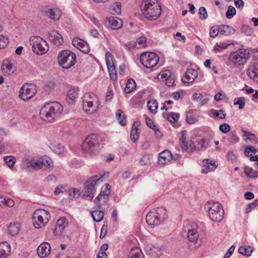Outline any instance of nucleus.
<instances>
[{
    "label": "nucleus",
    "mask_w": 258,
    "mask_h": 258,
    "mask_svg": "<svg viewBox=\"0 0 258 258\" xmlns=\"http://www.w3.org/2000/svg\"><path fill=\"white\" fill-rule=\"evenodd\" d=\"M146 123L147 125L152 130H157V126L155 125L152 120L149 118H146Z\"/></svg>",
    "instance_id": "60"
},
{
    "label": "nucleus",
    "mask_w": 258,
    "mask_h": 258,
    "mask_svg": "<svg viewBox=\"0 0 258 258\" xmlns=\"http://www.w3.org/2000/svg\"><path fill=\"white\" fill-rule=\"evenodd\" d=\"M107 223H105L104 222L103 226L102 227V228L101 229V231H100V238L101 239L103 238L105 236V235L106 234V232H107Z\"/></svg>",
    "instance_id": "59"
},
{
    "label": "nucleus",
    "mask_w": 258,
    "mask_h": 258,
    "mask_svg": "<svg viewBox=\"0 0 258 258\" xmlns=\"http://www.w3.org/2000/svg\"><path fill=\"white\" fill-rule=\"evenodd\" d=\"M253 249L251 247L242 246L239 248L238 251L240 253L246 256H250L253 251Z\"/></svg>",
    "instance_id": "39"
},
{
    "label": "nucleus",
    "mask_w": 258,
    "mask_h": 258,
    "mask_svg": "<svg viewBox=\"0 0 258 258\" xmlns=\"http://www.w3.org/2000/svg\"><path fill=\"white\" fill-rule=\"evenodd\" d=\"M219 27L220 30L219 31H220V34L223 35H230L233 34L235 32V29L233 27L228 25H222L219 26Z\"/></svg>",
    "instance_id": "29"
},
{
    "label": "nucleus",
    "mask_w": 258,
    "mask_h": 258,
    "mask_svg": "<svg viewBox=\"0 0 258 258\" xmlns=\"http://www.w3.org/2000/svg\"><path fill=\"white\" fill-rule=\"evenodd\" d=\"M203 164L205 168L202 170L203 173L207 174L211 170H214L216 168L217 165L215 163H213L209 159H204L203 161Z\"/></svg>",
    "instance_id": "27"
},
{
    "label": "nucleus",
    "mask_w": 258,
    "mask_h": 258,
    "mask_svg": "<svg viewBox=\"0 0 258 258\" xmlns=\"http://www.w3.org/2000/svg\"><path fill=\"white\" fill-rule=\"evenodd\" d=\"M198 225L192 223L187 225L184 228V231L187 232L186 236L188 241L191 243L189 246L191 249L198 247L201 244L199 239V235L197 231Z\"/></svg>",
    "instance_id": "7"
},
{
    "label": "nucleus",
    "mask_w": 258,
    "mask_h": 258,
    "mask_svg": "<svg viewBox=\"0 0 258 258\" xmlns=\"http://www.w3.org/2000/svg\"><path fill=\"white\" fill-rule=\"evenodd\" d=\"M196 110H190L186 113V121L189 124H193L197 121L196 118Z\"/></svg>",
    "instance_id": "35"
},
{
    "label": "nucleus",
    "mask_w": 258,
    "mask_h": 258,
    "mask_svg": "<svg viewBox=\"0 0 258 258\" xmlns=\"http://www.w3.org/2000/svg\"><path fill=\"white\" fill-rule=\"evenodd\" d=\"M127 258H144V255L142 250L136 247L131 249Z\"/></svg>",
    "instance_id": "32"
},
{
    "label": "nucleus",
    "mask_w": 258,
    "mask_h": 258,
    "mask_svg": "<svg viewBox=\"0 0 258 258\" xmlns=\"http://www.w3.org/2000/svg\"><path fill=\"white\" fill-rule=\"evenodd\" d=\"M211 111L213 112L215 116L218 117L220 119H224L226 117V114L224 113V110L223 109H220L219 111L212 109Z\"/></svg>",
    "instance_id": "47"
},
{
    "label": "nucleus",
    "mask_w": 258,
    "mask_h": 258,
    "mask_svg": "<svg viewBox=\"0 0 258 258\" xmlns=\"http://www.w3.org/2000/svg\"><path fill=\"white\" fill-rule=\"evenodd\" d=\"M137 44L136 48H140L146 46V38L144 36L140 37L135 42Z\"/></svg>",
    "instance_id": "46"
},
{
    "label": "nucleus",
    "mask_w": 258,
    "mask_h": 258,
    "mask_svg": "<svg viewBox=\"0 0 258 258\" xmlns=\"http://www.w3.org/2000/svg\"><path fill=\"white\" fill-rule=\"evenodd\" d=\"M2 70L5 73H6L9 75L12 74L14 71V70L11 61L9 60H5L3 62Z\"/></svg>",
    "instance_id": "30"
},
{
    "label": "nucleus",
    "mask_w": 258,
    "mask_h": 258,
    "mask_svg": "<svg viewBox=\"0 0 258 258\" xmlns=\"http://www.w3.org/2000/svg\"><path fill=\"white\" fill-rule=\"evenodd\" d=\"M44 181L46 182L52 181L55 183L57 181V178L53 174H50L47 176L45 179Z\"/></svg>",
    "instance_id": "64"
},
{
    "label": "nucleus",
    "mask_w": 258,
    "mask_h": 258,
    "mask_svg": "<svg viewBox=\"0 0 258 258\" xmlns=\"http://www.w3.org/2000/svg\"><path fill=\"white\" fill-rule=\"evenodd\" d=\"M11 251L10 245L7 242L0 243V258L7 257Z\"/></svg>",
    "instance_id": "25"
},
{
    "label": "nucleus",
    "mask_w": 258,
    "mask_h": 258,
    "mask_svg": "<svg viewBox=\"0 0 258 258\" xmlns=\"http://www.w3.org/2000/svg\"><path fill=\"white\" fill-rule=\"evenodd\" d=\"M64 187H65V186H63L62 185L57 186L55 188V190H54V194L55 196H57L59 194H60L61 192H63V190H66Z\"/></svg>",
    "instance_id": "61"
},
{
    "label": "nucleus",
    "mask_w": 258,
    "mask_h": 258,
    "mask_svg": "<svg viewBox=\"0 0 258 258\" xmlns=\"http://www.w3.org/2000/svg\"><path fill=\"white\" fill-rule=\"evenodd\" d=\"M42 11L46 14V16L53 20H58L60 17L61 13L58 8H50L46 6L43 8Z\"/></svg>",
    "instance_id": "15"
},
{
    "label": "nucleus",
    "mask_w": 258,
    "mask_h": 258,
    "mask_svg": "<svg viewBox=\"0 0 258 258\" xmlns=\"http://www.w3.org/2000/svg\"><path fill=\"white\" fill-rule=\"evenodd\" d=\"M94 98H97L96 95L87 93L85 94L83 100V107L85 112H88L90 108L93 107V102Z\"/></svg>",
    "instance_id": "17"
},
{
    "label": "nucleus",
    "mask_w": 258,
    "mask_h": 258,
    "mask_svg": "<svg viewBox=\"0 0 258 258\" xmlns=\"http://www.w3.org/2000/svg\"><path fill=\"white\" fill-rule=\"evenodd\" d=\"M179 142L181 149L187 153H192L196 150V146L194 143L189 140H187V132L183 131L180 133Z\"/></svg>",
    "instance_id": "13"
},
{
    "label": "nucleus",
    "mask_w": 258,
    "mask_h": 258,
    "mask_svg": "<svg viewBox=\"0 0 258 258\" xmlns=\"http://www.w3.org/2000/svg\"><path fill=\"white\" fill-rule=\"evenodd\" d=\"M124 46L128 50H131L133 48H136L137 44L134 41H131L127 43H125Z\"/></svg>",
    "instance_id": "62"
},
{
    "label": "nucleus",
    "mask_w": 258,
    "mask_h": 258,
    "mask_svg": "<svg viewBox=\"0 0 258 258\" xmlns=\"http://www.w3.org/2000/svg\"><path fill=\"white\" fill-rule=\"evenodd\" d=\"M199 14L201 19L205 20L208 17V14L206 9L204 7L200 8L199 10Z\"/></svg>",
    "instance_id": "52"
},
{
    "label": "nucleus",
    "mask_w": 258,
    "mask_h": 258,
    "mask_svg": "<svg viewBox=\"0 0 258 258\" xmlns=\"http://www.w3.org/2000/svg\"><path fill=\"white\" fill-rule=\"evenodd\" d=\"M108 22L110 27L112 29H118L122 26V20L117 17H110Z\"/></svg>",
    "instance_id": "26"
},
{
    "label": "nucleus",
    "mask_w": 258,
    "mask_h": 258,
    "mask_svg": "<svg viewBox=\"0 0 258 258\" xmlns=\"http://www.w3.org/2000/svg\"><path fill=\"white\" fill-rule=\"evenodd\" d=\"M30 41L32 44V50L38 55L45 53L48 50V45L46 42L40 37L33 36Z\"/></svg>",
    "instance_id": "10"
},
{
    "label": "nucleus",
    "mask_w": 258,
    "mask_h": 258,
    "mask_svg": "<svg viewBox=\"0 0 258 258\" xmlns=\"http://www.w3.org/2000/svg\"><path fill=\"white\" fill-rule=\"evenodd\" d=\"M50 251L51 246L47 242H42L37 249L38 255L42 258L47 256L50 254Z\"/></svg>",
    "instance_id": "19"
},
{
    "label": "nucleus",
    "mask_w": 258,
    "mask_h": 258,
    "mask_svg": "<svg viewBox=\"0 0 258 258\" xmlns=\"http://www.w3.org/2000/svg\"><path fill=\"white\" fill-rule=\"evenodd\" d=\"M78 96V89H71L67 93L66 99L69 103H73L75 99Z\"/></svg>",
    "instance_id": "33"
},
{
    "label": "nucleus",
    "mask_w": 258,
    "mask_h": 258,
    "mask_svg": "<svg viewBox=\"0 0 258 258\" xmlns=\"http://www.w3.org/2000/svg\"><path fill=\"white\" fill-rule=\"evenodd\" d=\"M229 142L231 144H235L239 142V138L235 133L231 132L229 134Z\"/></svg>",
    "instance_id": "54"
},
{
    "label": "nucleus",
    "mask_w": 258,
    "mask_h": 258,
    "mask_svg": "<svg viewBox=\"0 0 258 258\" xmlns=\"http://www.w3.org/2000/svg\"><path fill=\"white\" fill-rule=\"evenodd\" d=\"M40 159L38 160H32L29 162V166L33 168L40 169L42 168Z\"/></svg>",
    "instance_id": "48"
},
{
    "label": "nucleus",
    "mask_w": 258,
    "mask_h": 258,
    "mask_svg": "<svg viewBox=\"0 0 258 258\" xmlns=\"http://www.w3.org/2000/svg\"><path fill=\"white\" fill-rule=\"evenodd\" d=\"M9 234L14 236L17 235L20 230V225L19 223H11L8 227Z\"/></svg>",
    "instance_id": "31"
},
{
    "label": "nucleus",
    "mask_w": 258,
    "mask_h": 258,
    "mask_svg": "<svg viewBox=\"0 0 258 258\" xmlns=\"http://www.w3.org/2000/svg\"><path fill=\"white\" fill-rule=\"evenodd\" d=\"M237 100V102H234V105H239V109H242L244 107V105L245 104V99L243 97H240V98H235V100Z\"/></svg>",
    "instance_id": "57"
},
{
    "label": "nucleus",
    "mask_w": 258,
    "mask_h": 258,
    "mask_svg": "<svg viewBox=\"0 0 258 258\" xmlns=\"http://www.w3.org/2000/svg\"><path fill=\"white\" fill-rule=\"evenodd\" d=\"M236 11L233 6H229L226 13V16L228 19H231L236 14Z\"/></svg>",
    "instance_id": "45"
},
{
    "label": "nucleus",
    "mask_w": 258,
    "mask_h": 258,
    "mask_svg": "<svg viewBox=\"0 0 258 258\" xmlns=\"http://www.w3.org/2000/svg\"><path fill=\"white\" fill-rule=\"evenodd\" d=\"M37 92L36 87L33 85L25 84L23 85L19 91V98L24 101L32 98Z\"/></svg>",
    "instance_id": "12"
},
{
    "label": "nucleus",
    "mask_w": 258,
    "mask_h": 258,
    "mask_svg": "<svg viewBox=\"0 0 258 258\" xmlns=\"http://www.w3.org/2000/svg\"><path fill=\"white\" fill-rule=\"evenodd\" d=\"M220 130L223 133H227L230 130L229 125L226 123L221 124L219 126Z\"/></svg>",
    "instance_id": "58"
},
{
    "label": "nucleus",
    "mask_w": 258,
    "mask_h": 258,
    "mask_svg": "<svg viewBox=\"0 0 258 258\" xmlns=\"http://www.w3.org/2000/svg\"><path fill=\"white\" fill-rule=\"evenodd\" d=\"M91 215L93 220L97 222H99L103 219L104 213L102 210H95L91 212Z\"/></svg>",
    "instance_id": "34"
},
{
    "label": "nucleus",
    "mask_w": 258,
    "mask_h": 258,
    "mask_svg": "<svg viewBox=\"0 0 258 258\" xmlns=\"http://www.w3.org/2000/svg\"><path fill=\"white\" fill-rule=\"evenodd\" d=\"M220 30L219 26H213L211 29L210 32V35L212 38H215L218 34V33H220V31H219Z\"/></svg>",
    "instance_id": "50"
},
{
    "label": "nucleus",
    "mask_w": 258,
    "mask_h": 258,
    "mask_svg": "<svg viewBox=\"0 0 258 258\" xmlns=\"http://www.w3.org/2000/svg\"><path fill=\"white\" fill-rule=\"evenodd\" d=\"M50 218L49 213L43 209H37L32 216L33 224L35 228L44 227L49 221Z\"/></svg>",
    "instance_id": "8"
},
{
    "label": "nucleus",
    "mask_w": 258,
    "mask_h": 258,
    "mask_svg": "<svg viewBox=\"0 0 258 258\" xmlns=\"http://www.w3.org/2000/svg\"><path fill=\"white\" fill-rule=\"evenodd\" d=\"M139 125L140 122L138 121H136L133 123L131 132V139L134 142H136L138 140L139 133L138 132V130Z\"/></svg>",
    "instance_id": "28"
},
{
    "label": "nucleus",
    "mask_w": 258,
    "mask_h": 258,
    "mask_svg": "<svg viewBox=\"0 0 258 258\" xmlns=\"http://www.w3.org/2000/svg\"><path fill=\"white\" fill-rule=\"evenodd\" d=\"M207 145H206V140L204 139H201L198 141V148L200 149L207 148Z\"/></svg>",
    "instance_id": "63"
},
{
    "label": "nucleus",
    "mask_w": 258,
    "mask_h": 258,
    "mask_svg": "<svg viewBox=\"0 0 258 258\" xmlns=\"http://www.w3.org/2000/svg\"><path fill=\"white\" fill-rule=\"evenodd\" d=\"M122 111L120 109L117 110L116 115L117 119L119 121V123L123 126H124L126 124V120L125 119V116L124 114H122Z\"/></svg>",
    "instance_id": "40"
},
{
    "label": "nucleus",
    "mask_w": 258,
    "mask_h": 258,
    "mask_svg": "<svg viewBox=\"0 0 258 258\" xmlns=\"http://www.w3.org/2000/svg\"><path fill=\"white\" fill-rule=\"evenodd\" d=\"M66 219L62 217L57 220L56 223L55 228L54 229L53 233L55 235H60L65 228Z\"/></svg>",
    "instance_id": "24"
},
{
    "label": "nucleus",
    "mask_w": 258,
    "mask_h": 258,
    "mask_svg": "<svg viewBox=\"0 0 258 258\" xmlns=\"http://www.w3.org/2000/svg\"><path fill=\"white\" fill-rule=\"evenodd\" d=\"M109 184H105V187H103L100 194L97 196V197L95 199L94 202L97 205L99 209L100 208L101 204L99 202L100 201V199L102 198V197H104V202H106L108 200V197L110 194L109 191Z\"/></svg>",
    "instance_id": "18"
},
{
    "label": "nucleus",
    "mask_w": 258,
    "mask_h": 258,
    "mask_svg": "<svg viewBox=\"0 0 258 258\" xmlns=\"http://www.w3.org/2000/svg\"><path fill=\"white\" fill-rule=\"evenodd\" d=\"M8 44V38L3 35H0V49L4 48Z\"/></svg>",
    "instance_id": "55"
},
{
    "label": "nucleus",
    "mask_w": 258,
    "mask_h": 258,
    "mask_svg": "<svg viewBox=\"0 0 258 258\" xmlns=\"http://www.w3.org/2000/svg\"><path fill=\"white\" fill-rule=\"evenodd\" d=\"M141 9L144 17L150 20L157 19L161 13V7L157 0H144L141 5Z\"/></svg>",
    "instance_id": "2"
},
{
    "label": "nucleus",
    "mask_w": 258,
    "mask_h": 258,
    "mask_svg": "<svg viewBox=\"0 0 258 258\" xmlns=\"http://www.w3.org/2000/svg\"><path fill=\"white\" fill-rule=\"evenodd\" d=\"M136 87V83L135 81L133 79H129L124 88L125 93H131L135 89Z\"/></svg>",
    "instance_id": "37"
},
{
    "label": "nucleus",
    "mask_w": 258,
    "mask_h": 258,
    "mask_svg": "<svg viewBox=\"0 0 258 258\" xmlns=\"http://www.w3.org/2000/svg\"><path fill=\"white\" fill-rule=\"evenodd\" d=\"M4 161L10 168H12L15 163V158L11 156H7L4 158Z\"/></svg>",
    "instance_id": "51"
},
{
    "label": "nucleus",
    "mask_w": 258,
    "mask_h": 258,
    "mask_svg": "<svg viewBox=\"0 0 258 258\" xmlns=\"http://www.w3.org/2000/svg\"><path fill=\"white\" fill-rule=\"evenodd\" d=\"M99 142V136L95 134H91L83 142L82 149L86 153H93L98 149Z\"/></svg>",
    "instance_id": "9"
},
{
    "label": "nucleus",
    "mask_w": 258,
    "mask_h": 258,
    "mask_svg": "<svg viewBox=\"0 0 258 258\" xmlns=\"http://www.w3.org/2000/svg\"><path fill=\"white\" fill-rule=\"evenodd\" d=\"M72 44L84 53H88L90 51L89 44L86 41L78 37H76L73 39Z\"/></svg>",
    "instance_id": "16"
},
{
    "label": "nucleus",
    "mask_w": 258,
    "mask_h": 258,
    "mask_svg": "<svg viewBox=\"0 0 258 258\" xmlns=\"http://www.w3.org/2000/svg\"><path fill=\"white\" fill-rule=\"evenodd\" d=\"M112 13L114 14H120L121 12V5L120 2H115L112 5Z\"/></svg>",
    "instance_id": "43"
},
{
    "label": "nucleus",
    "mask_w": 258,
    "mask_h": 258,
    "mask_svg": "<svg viewBox=\"0 0 258 258\" xmlns=\"http://www.w3.org/2000/svg\"><path fill=\"white\" fill-rule=\"evenodd\" d=\"M179 117V114L178 113L171 112L168 115L167 119L172 123L177 122Z\"/></svg>",
    "instance_id": "44"
},
{
    "label": "nucleus",
    "mask_w": 258,
    "mask_h": 258,
    "mask_svg": "<svg viewBox=\"0 0 258 258\" xmlns=\"http://www.w3.org/2000/svg\"><path fill=\"white\" fill-rule=\"evenodd\" d=\"M49 40L56 45H60L63 42L61 35L56 30H53L48 33Z\"/></svg>",
    "instance_id": "21"
},
{
    "label": "nucleus",
    "mask_w": 258,
    "mask_h": 258,
    "mask_svg": "<svg viewBox=\"0 0 258 258\" xmlns=\"http://www.w3.org/2000/svg\"><path fill=\"white\" fill-rule=\"evenodd\" d=\"M62 105L57 102L47 103L40 110V116L42 119L51 122L62 111Z\"/></svg>",
    "instance_id": "1"
},
{
    "label": "nucleus",
    "mask_w": 258,
    "mask_h": 258,
    "mask_svg": "<svg viewBox=\"0 0 258 258\" xmlns=\"http://www.w3.org/2000/svg\"><path fill=\"white\" fill-rule=\"evenodd\" d=\"M173 159V156L170 151L166 150L159 154L158 162L160 164L164 165Z\"/></svg>",
    "instance_id": "23"
},
{
    "label": "nucleus",
    "mask_w": 258,
    "mask_h": 258,
    "mask_svg": "<svg viewBox=\"0 0 258 258\" xmlns=\"http://www.w3.org/2000/svg\"><path fill=\"white\" fill-rule=\"evenodd\" d=\"M142 65L147 69L155 67L159 62V56L154 52H145L140 57Z\"/></svg>",
    "instance_id": "11"
},
{
    "label": "nucleus",
    "mask_w": 258,
    "mask_h": 258,
    "mask_svg": "<svg viewBox=\"0 0 258 258\" xmlns=\"http://www.w3.org/2000/svg\"><path fill=\"white\" fill-rule=\"evenodd\" d=\"M244 171V173L250 178H255L258 177V170H254L251 167L245 166Z\"/></svg>",
    "instance_id": "36"
},
{
    "label": "nucleus",
    "mask_w": 258,
    "mask_h": 258,
    "mask_svg": "<svg viewBox=\"0 0 258 258\" xmlns=\"http://www.w3.org/2000/svg\"><path fill=\"white\" fill-rule=\"evenodd\" d=\"M172 74V73L169 71H165L161 72L158 75V79L162 80L163 81H165L168 77H170V76Z\"/></svg>",
    "instance_id": "53"
},
{
    "label": "nucleus",
    "mask_w": 258,
    "mask_h": 258,
    "mask_svg": "<svg viewBox=\"0 0 258 258\" xmlns=\"http://www.w3.org/2000/svg\"><path fill=\"white\" fill-rule=\"evenodd\" d=\"M166 218V210L163 207H158L148 213L146 220L149 225L154 226L159 225Z\"/></svg>",
    "instance_id": "3"
},
{
    "label": "nucleus",
    "mask_w": 258,
    "mask_h": 258,
    "mask_svg": "<svg viewBox=\"0 0 258 258\" xmlns=\"http://www.w3.org/2000/svg\"><path fill=\"white\" fill-rule=\"evenodd\" d=\"M148 109L152 113L155 114L157 112L158 108V102L156 100L150 99L147 102Z\"/></svg>",
    "instance_id": "38"
},
{
    "label": "nucleus",
    "mask_w": 258,
    "mask_h": 258,
    "mask_svg": "<svg viewBox=\"0 0 258 258\" xmlns=\"http://www.w3.org/2000/svg\"><path fill=\"white\" fill-rule=\"evenodd\" d=\"M103 176L98 177L97 175H94L89 178L84 184V188L81 192L82 197L85 199L91 201L94 197L95 192V185L102 182Z\"/></svg>",
    "instance_id": "4"
},
{
    "label": "nucleus",
    "mask_w": 258,
    "mask_h": 258,
    "mask_svg": "<svg viewBox=\"0 0 258 258\" xmlns=\"http://www.w3.org/2000/svg\"><path fill=\"white\" fill-rule=\"evenodd\" d=\"M42 168L43 166L50 168L52 163L51 159L47 156H43L40 159Z\"/></svg>",
    "instance_id": "41"
},
{
    "label": "nucleus",
    "mask_w": 258,
    "mask_h": 258,
    "mask_svg": "<svg viewBox=\"0 0 258 258\" xmlns=\"http://www.w3.org/2000/svg\"><path fill=\"white\" fill-rule=\"evenodd\" d=\"M206 209L208 210V215L213 222H220L224 215V211L221 204L214 202H209L205 205Z\"/></svg>",
    "instance_id": "5"
},
{
    "label": "nucleus",
    "mask_w": 258,
    "mask_h": 258,
    "mask_svg": "<svg viewBox=\"0 0 258 258\" xmlns=\"http://www.w3.org/2000/svg\"><path fill=\"white\" fill-rule=\"evenodd\" d=\"M248 77L254 82L258 83V62H254L247 71Z\"/></svg>",
    "instance_id": "22"
},
{
    "label": "nucleus",
    "mask_w": 258,
    "mask_h": 258,
    "mask_svg": "<svg viewBox=\"0 0 258 258\" xmlns=\"http://www.w3.org/2000/svg\"><path fill=\"white\" fill-rule=\"evenodd\" d=\"M258 206V199H255L252 202L248 204L245 208V213H248L252 209H254L255 207Z\"/></svg>",
    "instance_id": "42"
},
{
    "label": "nucleus",
    "mask_w": 258,
    "mask_h": 258,
    "mask_svg": "<svg viewBox=\"0 0 258 258\" xmlns=\"http://www.w3.org/2000/svg\"><path fill=\"white\" fill-rule=\"evenodd\" d=\"M150 162V156L149 155H144L139 161L141 165L145 166L149 164Z\"/></svg>",
    "instance_id": "49"
},
{
    "label": "nucleus",
    "mask_w": 258,
    "mask_h": 258,
    "mask_svg": "<svg viewBox=\"0 0 258 258\" xmlns=\"http://www.w3.org/2000/svg\"><path fill=\"white\" fill-rule=\"evenodd\" d=\"M57 61L62 69H69L76 62V55L69 50L61 51L57 56Z\"/></svg>",
    "instance_id": "6"
},
{
    "label": "nucleus",
    "mask_w": 258,
    "mask_h": 258,
    "mask_svg": "<svg viewBox=\"0 0 258 258\" xmlns=\"http://www.w3.org/2000/svg\"><path fill=\"white\" fill-rule=\"evenodd\" d=\"M198 72L194 69H188L186 70L182 81L184 83H191L198 77Z\"/></svg>",
    "instance_id": "20"
},
{
    "label": "nucleus",
    "mask_w": 258,
    "mask_h": 258,
    "mask_svg": "<svg viewBox=\"0 0 258 258\" xmlns=\"http://www.w3.org/2000/svg\"><path fill=\"white\" fill-rule=\"evenodd\" d=\"M249 57V53L244 54L242 56L236 52H232L229 56V59L234 63L240 66L246 63L247 59Z\"/></svg>",
    "instance_id": "14"
},
{
    "label": "nucleus",
    "mask_w": 258,
    "mask_h": 258,
    "mask_svg": "<svg viewBox=\"0 0 258 258\" xmlns=\"http://www.w3.org/2000/svg\"><path fill=\"white\" fill-rule=\"evenodd\" d=\"M165 84L169 87L172 86L175 81V77L173 74H171L170 77H168L165 80Z\"/></svg>",
    "instance_id": "56"
}]
</instances>
